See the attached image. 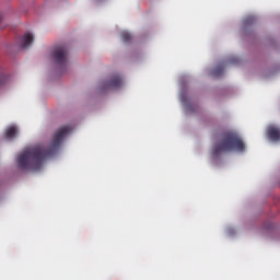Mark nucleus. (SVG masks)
Segmentation results:
<instances>
[{"mask_svg": "<svg viewBox=\"0 0 280 280\" xmlns=\"http://www.w3.org/2000/svg\"><path fill=\"white\" fill-rule=\"evenodd\" d=\"M246 144L235 131H225L221 136V140L213 145L212 159H218L221 154L226 152H244Z\"/></svg>", "mask_w": 280, "mask_h": 280, "instance_id": "2", "label": "nucleus"}, {"mask_svg": "<svg viewBox=\"0 0 280 280\" xmlns=\"http://www.w3.org/2000/svg\"><path fill=\"white\" fill-rule=\"evenodd\" d=\"M224 73V63H219L214 69L211 71V75L213 78H222V74Z\"/></svg>", "mask_w": 280, "mask_h": 280, "instance_id": "7", "label": "nucleus"}, {"mask_svg": "<svg viewBox=\"0 0 280 280\" xmlns=\"http://www.w3.org/2000/svg\"><path fill=\"white\" fill-rule=\"evenodd\" d=\"M18 132H19V129H16V126H11L5 130L4 137L5 139H14Z\"/></svg>", "mask_w": 280, "mask_h": 280, "instance_id": "8", "label": "nucleus"}, {"mask_svg": "<svg viewBox=\"0 0 280 280\" xmlns=\"http://www.w3.org/2000/svg\"><path fill=\"white\" fill-rule=\"evenodd\" d=\"M51 58L56 65H59V67H66L69 58V47L67 45L56 46L51 54Z\"/></svg>", "mask_w": 280, "mask_h": 280, "instance_id": "3", "label": "nucleus"}, {"mask_svg": "<svg viewBox=\"0 0 280 280\" xmlns=\"http://www.w3.org/2000/svg\"><path fill=\"white\" fill-rule=\"evenodd\" d=\"M120 36L124 43H130V40H132V35L126 31L121 32Z\"/></svg>", "mask_w": 280, "mask_h": 280, "instance_id": "9", "label": "nucleus"}, {"mask_svg": "<svg viewBox=\"0 0 280 280\" xmlns=\"http://www.w3.org/2000/svg\"><path fill=\"white\" fill-rule=\"evenodd\" d=\"M267 136L271 141H280V129L273 126H270L267 129Z\"/></svg>", "mask_w": 280, "mask_h": 280, "instance_id": "6", "label": "nucleus"}, {"mask_svg": "<svg viewBox=\"0 0 280 280\" xmlns=\"http://www.w3.org/2000/svg\"><path fill=\"white\" fill-rule=\"evenodd\" d=\"M232 62L237 63V62H240V59L234 58V59H232Z\"/></svg>", "mask_w": 280, "mask_h": 280, "instance_id": "11", "label": "nucleus"}, {"mask_svg": "<svg viewBox=\"0 0 280 280\" xmlns=\"http://www.w3.org/2000/svg\"><path fill=\"white\" fill-rule=\"evenodd\" d=\"M70 130V126H63L54 133L49 147L38 145L22 152L18 158V167L20 170H30L31 172L43 170L45 160L54 156L58 152V148H60Z\"/></svg>", "mask_w": 280, "mask_h": 280, "instance_id": "1", "label": "nucleus"}, {"mask_svg": "<svg viewBox=\"0 0 280 280\" xmlns=\"http://www.w3.org/2000/svg\"><path fill=\"white\" fill-rule=\"evenodd\" d=\"M245 25H248L250 23H255V16H248L245 21H244Z\"/></svg>", "mask_w": 280, "mask_h": 280, "instance_id": "10", "label": "nucleus"}, {"mask_svg": "<svg viewBox=\"0 0 280 280\" xmlns=\"http://www.w3.org/2000/svg\"><path fill=\"white\" fill-rule=\"evenodd\" d=\"M124 84V81L121 80V77L114 75L110 81L105 85V89H121V85Z\"/></svg>", "mask_w": 280, "mask_h": 280, "instance_id": "5", "label": "nucleus"}, {"mask_svg": "<svg viewBox=\"0 0 280 280\" xmlns=\"http://www.w3.org/2000/svg\"><path fill=\"white\" fill-rule=\"evenodd\" d=\"M34 43V35L31 33H26L24 36L20 38L19 46L21 49H27Z\"/></svg>", "mask_w": 280, "mask_h": 280, "instance_id": "4", "label": "nucleus"}]
</instances>
